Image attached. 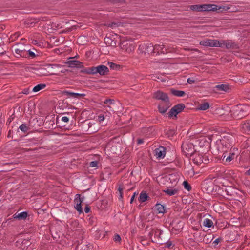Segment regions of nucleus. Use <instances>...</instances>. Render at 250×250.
Instances as JSON below:
<instances>
[{"label": "nucleus", "instance_id": "49", "mask_svg": "<svg viewBox=\"0 0 250 250\" xmlns=\"http://www.w3.org/2000/svg\"><path fill=\"white\" fill-rule=\"evenodd\" d=\"M219 242V240L218 239H216L214 241V243L215 244H218Z\"/></svg>", "mask_w": 250, "mask_h": 250}, {"label": "nucleus", "instance_id": "36", "mask_svg": "<svg viewBox=\"0 0 250 250\" xmlns=\"http://www.w3.org/2000/svg\"><path fill=\"white\" fill-rule=\"evenodd\" d=\"M234 157V155L233 154H231V155L228 156L226 159V162L228 163L230 162L233 159Z\"/></svg>", "mask_w": 250, "mask_h": 250}, {"label": "nucleus", "instance_id": "58", "mask_svg": "<svg viewBox=\"0 0 250 250\" xmlns=\"http://www.w3.org/2000/svg\"><path fill=\"white\" fill-rule=\"evenodd\" d=\"M206 143L207 144V145H208V142H206Z\"/></svg>", "mask_w": 250, "mask_h": 250}, {"label": "nucleus", "instance_id": "9", "mask_svg": "<svg viewBox=\"0 0 250 250\" xmlns=\"http://www.w3.org/2000/svg\"><path fill=\"white\" fill-rule=\"evenodd\" d=\"M171 106V104L169 101L165 102L164 103H161L158 106L159 111L162 113H165L168 108Z\"/></svg>", "mask_w": 250, "mask_h": 250}, {"label": "nucleus", "instance_id": "29", "mask_svg": "<svg viewBox=\"0 0 250 250\" xmlns=\"http://www.w3.org/2000/svg\"><path fill=\"white\" fill-rule=\"evenodd\" d=\"M209 104L208 103L205 102L203 104H200L199 105L198 109L201 110H206L209 108Z\"/></svg>", "mask_w": 250, "mask_h": 250}, {"label": "nucleus", "instance_id": "7", "mask_svg": "<svg viewBox=\"0 0 250 250\" xmlns=\"http://www.w3.org/2000/svg\"><path fill=\"white\" fill-rule=\"evenodd\" d=\"M83 200V198H81L80 195L79 194H76V197L75 198V208L76 209L81 213L82 212V208L81 207L82 203Z\"/></svg>", "mask_w": 250, "mask_h": 250}, {"label": "nucleus", "instance_id": "30", "mask_svg": "<svg viewBox=\"0 0 250 250\" xmlns=\"http://www.w3.org/2000/svg\"><path fill=\"white\" fill-rule=\"evenodd\" d=\"M19 128L24 133L27 132L30 129L29 127L25 124H23L21 125Z\"/></svg>", "mask_w": 250, "mask_h": 250}, {"label": "nucleus", "instance_id": "46", "mask_svg": "<svg viewBox=\"0 0 250 250\" xmlns=\"http://www.w3.org/2000/svg\"><path fill=\"white\" fill-rule=\"evenodd\" d=\"M135 195H136V193H134V194H133V195L132 196V197H131V199H130V203H132V202H133V200H134V197H135Z\"/></svg>", "mask_w": 250, "mask_h": 250}, {"label": "nucleus", "instance_id": "37", "mask_svg": "<svg viewBox=\"0 0 250 250\" xmlns=\"http://www.w3.org/2000/svg\"><path fill=\"white\" fill-rule=\"evenodd\" d=\"M98 163L97 161H92L89 163V166L91 167H97Z\"/></svg>", "mask_w": 250, "mask_h": 250}, {"label": "nucleus", "instance_id": "8", "mask_svg": "<svg viewBox=\"0 0 250 250\" xmlns=\"http://www.w3.org/2000/svg\"><path fill=\"white\" fill-rule=\"evenodd\" d=\"M219 43L220 46H218V47L222 48L225 47L227 49L233 48L234 45V43L232 41L229 40H219Z\"/></svg>", "mask_w": 250, "mask_h": 250}, {"label": "nucleus", "instance_id": "14", "mask_svg": "<svg viewBox=\"0 0 250 250\" xmlns=\"http://www.w3.org/2000/svg\"><path fill=\"white\" fill-rule=\"evenodd\" d=\"M63 94L65 96H67L69 97H71L74 98H79L80 97H84L85 94L83 93H77L69 92L68 91H64L63 92Z\"/></svg>", "mask_w": 250, "mask_h": 250}, {"label": "nucleus", "instance_id": "45", "mask_svg": "<svg viewBox=\"0 0 250 250\" xmlns=\"http://www.w3.org/2000/svg\"><path fill=\"white\" fill-rule=\"evenodd\" d=\"M90 211V208H89V207L86 206L85 207V208H84V211L85 213H88Z\"/></svg>", "mask_w": 250, "mask_h": 250}, {"label": "nucleus", "instance_id": "15", "mask_svg": "<svg viewBox=\"0 0 250 250\" xmlns=\"http://www.w3.org/2000/svg\"><path fill=\"white\" fill-rule=\"evenodd\" d=\"M27 212L26 211H23L20 213L17 212L13 215V217L14 219L18 220H24L27 218Z\"/></svg>", "mask_w": 250, "mask_h": 250}, {"label": "nucleus", "instance_id": "3", "mask_svg": "<svg viewBox=\"0 0 250 250\" xmlns=\"http://www.w3.org/2000/svg\"><path fill=\"white\" fill-rule=\"evenodd\" d=\"M109 70L107 67L105 65H101L96 67H92L87 71V73L91 74L99 73L101 75H106Z\"/></svg>", "mask_w": 250, "mask_h": 250}, {"label": "nucleus", "instance_id": "13", "mask_svg": "<svg viewBox=\"0 0 250 250\" xmlns=\"http://www.w3.org/2000/svg\"><path fill=\"white\" fill-rule=\"evenodd\" d=\"M155 155L157 158H163L166 155V149L164 147L161 146L155 149Z\"/></svg>", "mask_w": 250, "mask_h": 250}, {"label": "nucleus", "instance_id": "2", "mask_svg": "<svg viewBox=\"0 0 250 250\" xmlns=\"http://www.w3.org/2000/svg\"><path fill=\"white\" fill-rule=\"evenodd\" d=\"M191 8L194 11H215L217 10H220L222 9L221 11H227L230 9V8L228 6H224L223 7H220L219 8H217V6L214 4H204L202 5H193L191 6Z\"/></svg>", "mask_w": 250, "mask_h": 250}, {"label": "nucleus", "instance_id": "22", "mask_svg": "<svg viewBox=\"0 0 250 250\" xmlns=\"http://www.w3.org/2000/svg\"><path fill=\"white\" fill-rule=\"evenodd\" d=\"M215 88L217 90L220 91H227L229 89L228 85L227 84L217 85Z\"/></svg>", "mask_w": 250, "mask_h": 250}, {"label": "nucleus", "instance_id": "25", "mask_svg": "<svg viewBox=\"0 0 250 250\" xmlns=\"http://www.w3.org/2000/svg\"><path fill=\"white\" fill-rule=\"evenodd\" d=\"M213 222L211 220L206 218L204 219L203 222V225L204 226L208 228H210L213 225Z\"/></svg>", "mask_w": 250, "mask_h": 250}, {"label": "nucleus", "instance_id": "12", "mask_svg": "<svg viewBox=\"0 0 250 250\" xmlns=\"http://www.w3.org/2000/svg\"><path fill=\"white\" fill-rule=\"evenodd\" d=\"M103 103L106 104L105 107L109 108L110 111L113 112H114L113 106L115 105V103L113 99H107L103 101Z\"/></svg>", "mask_w": 250, "mask_h": 250}, {"label": "nucleus", "instance_id": "44", "mask_svg": "<svg viewBox=\"0 0 250 250\" xmlns=\"http://www.w3.org/2000/svg\"><path fill=\"white\" fill-rule=\"evenodd\" d=\"M49 67H51L52 68L57 67L59 66V65L58 64H49L48 65Z\"/></svg>", "mask_w": 250, "mask_h": 250}, {"label": "nucleus", "instance_id": "48", "mask_svg": "<svg viewBox=\"0 0 250 250\" xmlns=\"http://www.w3.org/2000/svg\"><path fill=\"white\" fill-rule=\"evenodd\" d=\"M245 174L247 175H250V168L248 170L246 171Z\"/></svg>", "mask_w": 250, "mask_h": 250}, {"label": "nucleus", "instance_id": "24", "mask_svg": "<svg viewBox=\"0 0 250 250\" xmlns=\"http://www.w3.org/2000/svg\"><path fill=\"white\" fill-rule=\"evenodd\" d=\"M155 208L159 213H164L165 211L164 206L160 204H157L155 205Z\"/></svg>", "mask_w": 250, "mask_h": 250}, {"label": "nucleus", "instance_id": "1", "mask_svg": "<svg viewBox=\"0 0 250 250\" xmlns=\"http://www.w3.org/2000/svg\"><path fill=\"white\" fill-rule=\"evenodd\" d=\"M237 180V174L232 170H227L221 173L214 180V183L219 186L220 185H225L226 182L233 183Z\"/></svg>", "mask_w": 250, "mask_h": 250}, {"label": "nucleus", "instance_id": "31", "mask_svg": "<svg viewBox=\"0 0 250 250\" xmlns=\"http://www.w3.org/2000/svg\"><path fill=\"white\" fill-rule=\"evenodd\" d=\"M150 199V197L146 193H142V204Z\"/></svg>", "mask_w": 250, "mask_h": 250}, {"label": "nucleus", "instance_id": "55", "mask_svg": "<svg viewBox=\"0 0 250 250\" xmlns=\"http://www.w3.org/2000/svg\"><path fill=\"white\" fill-rule=\"evenodd\" d=\"M186 146H183V148H185V149H187V148H186Z\"/></svg>", "mask_w": 250, "mask_h": 250}, {"label": "nucleus", "instance_id": "4", "mask_svg": "<svg viewBox=\"0 0 250 250\" xmlns=\"http://www.w3.org/2000/svg\"><path fill=\"white\" fill-rule=\"evenodd\" d=\"M13 49L17 55L16 56L24 57H26L27 54L26 49L25 46L22 44H18L14 45Z\"/></svg>", "mask_w": 250, "mask_h": 250}, {"label": "nucleus", "instance_id": "5", "mask_svg": "<svg viewBox=\"0 0 250 250\" xmlns=\"http://www.w3.org/2000/svg\"><path fill=\"white\" fill-rule=\"evenodd\" d=\"M200 44L203 46L210 47H218V46H220L219 45V40L213 39H206L201 41L200 42Z\"/></svg>", "mask_w": 250, "mask_h": 250}, {"label": "nucleus", "instance_id": "20", "mask_svg": "<svg viewBox=\"0 0 250 250\" xmlns=\"http://www.w3.org/2000/svg\"><path fill=\"white\" fill-rule=\"evenodd\" d=\"M67 64L70 67H81L82 66L81 62L76 60H71L67 62Z\"/></svg>", "mask_w": 250, "mask_h": 250}, {"label": "nucleus", "instance_id": "47", "mask_svg": "<svg viewBox=\"0 0 250 250\" xmlns=\"http://www.w3.org/2000/svg\"><path fill=\"white\" fill-rule=\"evenodd\" d=\"M193 151L190 149V150L188 151V155H191L193 153Z\"/></svg>", "mask_w": 250, "mask_h": 250}, {"label": "nucleus", "instance_id": "50", "mask_svg": "<svg viewBox=\"0 0 250 250\" xmlns=\"http://www.w3.org/2000/svg\"><path fill=\"white\" fill-rule=\"evenodd\" d=\"M19 34L18 33H15V34L14 35V36H15V38H17L19 36Z\"/></svg>", "mask_w": 250, "mask_h": 250}, {"label": "nucleus", "instance_id": "51", "mask_svg": "<svg viewBox=\"0 0 250 250\" xmlns=\"http://www.w3.org/2000/svg\"><path fill=\"white\" fill-rule=\"evenodd\" d=\"M114 148H115V147H114V146H112V147H111L112 151H113V153H116L115 152H114V151H113V149H114Z\"/></svg>", "mask_w": 250, "mask_h": 250}, {"label": "nucleus", "instance_id": "56", "mask_svg": "<svg viewBox=\"0 0 250 250\" xmlns=\"http://www.w3.org/2000/svg\"><path fill=\"white\" fill-rule=\"evenodd\" d=\"M201 141H203L204 142H205V141L204 140V139H201Z\"/></svg>", "mask_w": 250, "mask_h": 250}, {"label": "nucleus", "instance_id": "23", "mask_svg": "<svg viewBox=\"0 0 250 250\" xmlns=\"http://www.w3.org/2000/svg\"><path fill=\"white\" fill-rule=\"evenodd\" d=\"M177 191L176 188H167L164 190V192L169 196L175 195L177 193Z\"/></svg>", "mask_w": 250, "mask_h": 250}, {"label": "nucleus", "instance_id": "41", "mask_svg": "<svg viewBox=\"0 0 250 250\" xmlns=\"http://www.w3.org/2000/svg\"><path fill=\"white\" fill-rule=\"evenodd\" d=\"M187 82L189 84H192L195 83V80L193 78H189L187 80Z\"/></svg>", "mask_w": 250, "mask_h": 250}, {"label": "nucleus", "instance_id": "17", "mask_svg": "<svg viewBox=\"0 0 250 250\" xmlns=\"http://www.w3.org/2000/svg\"><path fill=\"white\" fill-rule=\"evenodd\" d=\"M243 110L242 106H237L233 110V115L235 117H238L239 118H242L244 115L241 113V111Z\"/></svg>", "mask_w": 250, "mask_h": 250}, {"label": "nucleus", "instance_id": "32", "mask_svg": "<svg viewBox=\"0 0 250 250\" xmlns=\"http://www.w3.org/2000/svg\"><path fill=\"white\" fill-rule=\"evenodd\" d=\"M108 65L112 69H117L120 67L117 64L112 62H108Z\"/></svg>", "mask_w": 250, "mask_h": 250}, {"label": "nucleus", "instance_id": "40", "mask_svg": "<svg viewBox=\"0 0 250 250\" xmlns=\"http://www.w3.org/2000/svg\"><path fill=\"white\" fill-rule=\"evenodd\" d=\"M104 120V117L103 115H99L98 116V120L99 122H101L103 121Z\"/></svg>", "mask_w": 250, "mask_h": 250}, {"label": "nucleus", "instance_id": "28", "mask_svg": "<svg viewBox=\"0 0 250 250\" xmlns=\"http://www.w3.org/2000/svg\"><path fill=\"white\" fill-rule=\"evenodd\" d=\"M185 107V106L183 104H179L173 107V110L175 111L177 114L180 113Z\"/></svg>", "mask_w": 250, "mask_h": 250}, {"label": "nucleus", "instance_id": "11", "mask_svg": "<svg viewBox=\"0 0 250 250\" xmlns=\"http://www.w3.org/2000/svg\"><path fill=\"white\" fill-rule=\"evenodd\" d=\"M104 42L108 46L115 47L117 45V40L113 37H106L104 38Z\"/></svg>", "mask_w": 250, "mask_h": 250}, {"label": "nucleus", "instance_id": "42", "mask_svg": "<svg viewBox=\"0 0 250 250\" xmlns=\"http://www.w3.org/2000/svg\"><path fill=\"white\" fill-rule=\"evenodd\" d=\"M27 52H28V54L30 57L33 58L35 56V53L34 52L31 51L30 50H28L27 51Z\"/></svg>", "mask_w": 250, "mask_h": 250}, {"label": "nucleus", "instance_id": "18", "mask_svg": "<svg viewBox=\"0 0 250 250\" xmlns=\"http://www.w3.org/2000/svg\"><path fill=\"white\" fill-rule=\"evenodd\" d=\"M166 179H168L170 182L174 184H176L179 180L178 176L175 174H170L165 177Z\"/></svg>", "mask_w": 250, "mask_h": 250}, {"label": "nucleus", "instance_id": "54", "mask_svg": "<svg viewBox=\"0 0 250 250\" xmlns=\"http://www.w3.org/2000/svg\"><path fill=\"white\" fill-rule=\"evenodd\" d=\"M37 42V41L36 40L34 41V42H33V43L34 44H36Z\"/></svg>", "mask_w": 250, "mask_h": 250}, {"label": "nucleus", "instance_id": "35", "mask_svg": "<svg viewBox=\"0 0 250 250\" xmlns=\"http://www.w3.org/2000/svg\"><path fill=\"white\" fill-rule=\"evenodd\" d=\"M119 194H120V198L122 199L123 198V187L122 186H120L119 187L118 189Z\"/></svg>", "mask_w": 250, "mask_h": 250}, {"label": "nucleus", "instance_id": "26", "mask_svg": "<svg viewBox=\"0 0 250 250\" xmlns=\"http://www.w3.org/2000/svg\"><path fill=\"white\" fill-rule=\"evenodd\" d=\"M46 87V85L45 84L41 83L39 84H38L37 85L35 86L33 88V91L34 92H37L43 89H44Z\"/></svg>", "mask_w": 250, "mask_h": 250}, {"label": "nucleus", "instance_id": "6", "mask_svg": "<svg viewBox=\"0 0 250 250\" xmlns=\"http://www.w3.org/2000/svg\"><path fill=\"white\" fill-rule=\"evenodd\" d=\"M153 97L154 98L161 100V103H164L169 101L167 95L166 93L161 91H157L154 93Z\"/></svg>", "mask_w": 250, "mask_h": 250}, {"label": "nucleus", "instance_id": "19", "mask_svg": "<svg viewBox=\"0 0 250 250\" xmlns=\"http://www.w3.org/2000/svg\"><path fill=\"white\" fill-rule=\"evenodd\" d=\"M194 160L197 163H207L208 161V160L206 158V155L203 156L202 155H198L195 158Z\"/></svg>", "mask_w": 250, "mask_h": 250}, {"label": "nucleus", "instance_id": "57", "mask_svg": "<svg viewBox=\"0 0 250 250\" xmlns=\"http://www.w3.org/2000/svg\"><path fill=\"white\" fill-rule=\"evenodd\" d=\"M180 227H181L182 228L183 227V225H181L180 226Z\"/></svg>", "mask_w": 250, "mask_h": 250}, {"label": "nucleus", "instance_id": "33", "mask_svg": "<svg viewBox=\"0 0 250 250\" xmlns=\"http://www.w3.org/2000/svg\"><path fill=\"white\" fill-rule=\"evenodd\" d=\"M168 117L169 118H172V117H176L177 113L174 110H173V107L170 109L169 112L168 113Z\"/></svg>", "mask_w": 250, "mask_h": 250}, {"label": "nucleus", "instance_id": "27", "mask_svg": "<svg viewBox=\"0 0 250 250\" xmlns=\"http://www.w3.org/2000/svg\"><path fill=\"white\" fill-rule=\"evenodd\" d=\"M171 92L175 96L178 97H182L185 95V93L183 91L176 90L173 89L170 90Z\"/></svg>", "mask_w": 250, "mask_h": 250}, {"label": "nucleus", "instance_id": "10", "mask_svg": "<svg viewBox=\"0 0 250 250\" xmlns=\"http://www.w3.org/2000/svg\"><path fill=\"white\" fill-rule=\"evenodd\" d=\"M168 50L169 48H167L163 44H156L154 46V51H157L158 53H167L169 51Z\"/></svg>", "mask_w": 250, "mask_h": 250}, {"label": "nucleus", "instance_id": "53", "mask_svg": "<svg viewBox=\"0 0 250 250\" xmlns=\"http://www.w3.org/2000/svg\"><path fill=\"white\" fill-rule=\"evenodd\" d=\"M137 141H138V144L141 143V139H138Z\"/></svg>", "mask_w": 250, "mask_h": 250}, {"label": "nucleus", "instance_id": "38", "mask_svg": "<svg viewBox=\"0 0 250 250\" xmlns=\"http://www.w3.org/2000/svg\"><path fill=\"white\" fill-rule=\"evenodd\" d=\"M166 247L168 248H171L174 246V244L171 241H167L166 244Z\"/></svg>", "mask_w": 250, "mask_h": 250}, {"label": "nucleus", "instance_id": "21", "mask_svg": "<svg viewBox=\"0 0 250 250\" xmlns=\"http://www.w3.org/2000/svg\"><path fill=\"white\" fill-rule=\"evenodd\" d=\"M145 46V53H152L154 52V46H153V45L150 43H147L146 44H144Z\"/></svg>", "mask_w": 250, "mask_h": 250}, {"label": "nucleus", "instance_id": "52", "mask_svg": "<svg viewBox=\"0 0 250 250\" xmlns=\"http://www.w3.org/2000/svg\"><path fill=\"white\" fill-rule=\"evenodd\" d=\"M138 200L139 201H141V194H139V197H138Z\"/></svg>", "mask_w": 250, "mask_h": 250}, {"label": "nucleus", "instance_id": "34", "mask_svg": "<svg viewBox=\"0 0 250 250\" xmlns=\"http://www.w3.org/2000/svg\"><path fill=\"white\" fill-rule=\"evenodd\" d=\"M183 185L185 189L189 191L191 189V186L187 181H184L183 182Z\"/></svg>", "mask_w": 250, "mask_h": 250}, {"label": "nucleus", "instance_id": "43", "mask_svg": "<svg viewBox=\"0 0 250 250\" xmlns=\"http://www.w3.org/2000/svg\"><path fill=\"white\" fill-rule=\"evenodd\" d=\"M62 121L64 123H68L69 121V118L67 117L63 116L62 118Z\"/></svg>", "mask_w": 250, "mask_h": 250}, {"label": "nucleus", "instance_id": "16", "mask_svg": "<svg viewBox=\"0 0 250 250\" xmlns=\"http://www.w3.org/2000/svg\"><path fill=\"white\" fill-rule=\"evenodd\" d=\"M120 47L123 51L127 53H130L132 51V48L130 44L127 42H123L120 44Z\"/></svg>", "mask_w": 250, "mask_h": 250}, {"label": "nucleus", "instance_id": "39", "mask_svg": "<svg viewBox=\"0 0 250 250\" xmlns=\"http://www.w3.org/2000/svg\"><path fill=\"white\" fill-rule=\"evenodd\" d=\"M121 240V238L120 236L118 234H116L114 236V241L117 242H120Z\"/></svg>", "mask_w": 250, "mask_h": 250}]
</instances>
